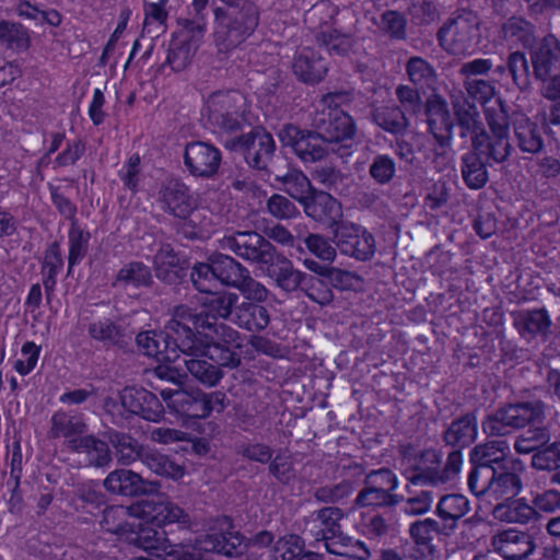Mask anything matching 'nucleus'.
<instances>
[{
	"label": "nucleus",
	"instance_id": "obj_1",
	"mask_svg": "<svg viewBox=\"0 0 560 560\" xmlns=\"http://www.w3.org/2000/svg\"><path fill=\"white\" fill-rule=\"evenodd\" d=\"M219 244L221 249L256 265L278 289L285 293L304 289L306 280H312L305 272L294 268L287 256L278 252L270 241L257 232L237 231L222 237Z\"/></svg>",
	"mask_w": 560,
	"mask_h": 560
},
{
	"label": "nucleus",
	"instance_id": "obj_2",
	"mask_svg": "<svg viewBox=\"0 0 560 560\" xmlns=\"http://www.w3.org/2000/svg\"><path fill=\"white\" fill-rule=\"evenodd\" d=\"M546 408V404L537 398L508 402L489 413L481 428L488 436H505L526 427L542 424Z\"/></svg>",
	"mask_w": 560,
	"mask_h": 560
},
{
	"label": "nucleus",
	"instance_id": "obj_3",
	"mask_svg": "<svg viewBox=\"0 0 560 560\" xmlns=\"http://www.w3.org/2000/svg\"><path fill=\"white\" fill-rule=\"evenodd\" d=\"M463 456L459 450L452 451L442 466L441 454L428 448L413 458V463L405 468L404 476L412 486H440L453 480L460 471Z\"/></svg>",
	"mask_w": 560,
	"mask_h": 560
},
{
	"label": "nucleus",
	"instance_id": "obj_4",
	"mask_svg": "<svg viewBox=\"0 0 560 560\" xmlns=\"http://www.w3.org/2000/svg\"><path fill=\"white\" fill-rule=\"evenodd\" d=\"M247 107L246 96L240 91H217L207 100V120L222 132H236L247 121Z\"/></svg>",
	"mask_w": 560,
	"mask_h": 560
},
{
	"label": "nucleus",
	"instance_id": "obj_5",
	"mask_svg": "<svg viewBox=\"0 0 560 560\" xmlns=\"http://www.w3.org/2000/svg\"><path fill=\"white\" fill-rule=\"evenodd\" d=\"M469 490L478 498L488 502L506 503L522 490V479L514 464L500 469H481L475 480L468 482Z\"/></svg>",
	"mask_w": 560,
	"mask_h": 560
},
{
	"label": "nucleus",
	"instance_id": "obj_6",
	"mask_svg": "<svg viewBox=\"0 0 560 560\" xmlns=\"http://www.w3.org/2000/svg\"><path fill=\"white\" fill-rule=\"evenodd\" d=\"M206 343L200 341V351L192 357H208L219 368L236 369L241 364V335L224 323L212 320V326L205 331Z\"/></svg>",
	"mask_w": 560,
	"mask_h": 560
},
{
	"label": "nucleus",
	"instance_id": "obj_7",
	"mask_svg": "<svg viewBox=\"0 0 560 560\" xmlns=\"http://www.w3.org/2000/svg\"><path fill=\"white\" fill-rule=\"evenodd\" d=\"M485 114L490 133L482 128L472 137L475 145L492 158L495 163H503L509 159L512 150L509 140V114L502 102L488 107Z\"/></svg>",
	"mask_w": 560,
	"mask_h": 560
},
{
	"label": "nucleus",
	"instance_id": "obj_8",
	"mask_svg": "<svg viewBox=\"0 0 560 560\" xmlns=\"http://www.w3.org/2000/svg\"><path fill=\"white\" fill-rule=\"evenodd\" d=\"M480 20L469 10L457 11L439 30L436 37L440 46L453 55L468 52L479 37Z\"/></svg>",
	"mask_w": 560,
	"mask_h": 560
},
{
	"label": "nucleus",
	"instance_id": "obj_9",
	"mask_svg": "<svg viewBox=\"0 0 560 560\" xmlns=\"http://www.w3.org/2000/svg\"><path fill=\"white\" fill-rule=\"evenodd\" d=\"M397 476L388 468L371 470L366 474L363 488L355 498V504L361 508H393L402 501V495L396 494Z\"/></svg>",
	"mask_w": 560,
	"mask_h": 560
},
{
	"label": "nucleus",
	"instance_id": "obj_10",
	"mask_svg": "<svg viewBox=\"0 0 560 560\" xmlns=\"http://www.w3.org/2000/svg\"><path fill=\"white\" fill-rule=\"evenodd\" d=\"M210 318L201 314V311L197 313L186 305H178L165 327L178 342L182 353L196 354L201 348L192 330L203 335L212 326Z\"/></svg>",
	"mask_w": 560,
	"mask_h": 560
},
{
	"label": "nucleus",
	"instance_id": "obj_11",
	"mask_svg": "<svg viewBox=\"0 0 560 560\" xmlns=\"http://www.w3.org/2000/svg\"><path fill=\"white\" fill-rule=\"evenodd\" d=\"M278 138L282 145L291 148L303 163H316L336 151L335 147H329L317 129L302 130L298 126L288 124L279 130Z\"/></svg>",
	"mask_w": 560,
	"mask_h": 560
},
{
	"label": "nucleus",
	"instance_id": "obj_12",
	"mask_svg": "<svg viewBox=\"0 0 560 560\" xmlns=\"http://www.w3.org/2000/svg\"><path fill=\"white\" fill-rule=\"evenodd\" d=\"M334 241L341 254L361 261L370 260L376 250L374 236L352 222L336 223Z\"/></svg>",
	"mask_w": 560,
	"mask_h": 560
},
{
	"label": "nucleus",
	"instance_id": "obj_13",
	"mask_svg": "<svg viewBox=\"0 0 560 560\" xmlns=\"http://www.w3.org/2000/svg\"><path fill=\"white\" fill-rule=\"evenodd\" d=\"M345 514L341 509L335 506H327L311 513L307 522L306 529L316 542L325 541V548L329 553L342 556L343 552L336 548L338 539L343 541L340 521Z\"/></svg>",
	"mask_w": 560,
	"mask_h": 560
},
{
	"label": "nucleus",
	"instance_id": "obj_14",
	"mask_svg": "<svg viewBox=\"0 0 560 560\" xmlns=\"http://www.w3.org/2000/svg\"><path fill=\"white\" fill-rule=\"evenodd\" d=\"M133 541L141 549L165 560H201L200 555L191 550V546L171 544L164 530L149 526L140 527Z\"/></svg>",
	"mask_w": 560,
	"mask_h": 560
},
{
	"label": "nucleus",
	"instance_id": "obj_15",
	"mask_svg": "<svg viewBox=\"0 0 560 560\" xmlns=\"http://www.w3.org/2000/svg\"><path fill=\"white\" fill-rule=\"evenodd\" d=\"M222 164V153L214 144L206 141H191L184 151V165L197 178L213 179Z\"/></svg>",
	"mask_w": 560,
	"mask_h": 560
},
{
	"label": "nucleus",
	"instance_id": "obj_16",
	"mask_svg": "<svg viewBox=\"0 0 560 560\" xmlns=\"http://www.w3.org/2000/svg\"><path fill=\"white\" fill-rule=\"evenodd\" d=\"M160 208L175 218L187 220L196 210V201L189 187L179 178L164 179L158 190Z\"/></svg>",
	"mask_w": 560,
	"mask_h": 560
},
{
	"label": "nucleus",
	"instance_id": "obj_17",
	"mask_svg": "<svg viewBox=\"0 0 560 560\" xmlns=\"http://www.w3.org/2000/svg\"><path fill=\"white\" fill-rule=\"evenodd\" d=\"M313 127L325 139L329 147L343 140H350L355 135L353 118L339 108L322 109L313 118Z\"/></svg>",
	"mask_w": 560,
	"mask_h": 560
},
{
	"label": "nucleus",
	"instance_id": "obj_18",
	"mask_svg": "<svg viewBox=\"0 0 560 560\" xmlns=\"http://www.w3.org/2000/svg\"><path fill=\"white\" fill-rule=\"evenodd\" d=\"M231 148L242 151L249 166L265 170L272 158L276 145L269 132L256 129L233 140Z\"/></svg>",
	"mask_w": 560,
	"mask_h": 560
},
{
	"label": "nucleus",
	"instance_id": "obj_19",
	"mask_svg": "<svg viewBox=\"0 0 560 560\" xmlns=\"http://www.w3.org/2000/svg\"><path fill=\"white\" fill-rule=\"evenodd\" d=\"M259 22L257 7L252 2H243L241 9L232 15L224 36H218V45L221 50H229L237 47L253 34Z\"/></svg>",
	"mask_w": 560,
	"mask_h": 560
},
{
	"label": "nucleus",
	"instance_id": "obj_20",
	"mask_svg": "<svg viewBox=\"0 0 560 560\" xmlns=\"http://www.w3.org/2000/svg\"><path fill=\"white\" fill-rule=\"evenodd\" d=\"M138 348L143 354L160 362H175L180 358V348L165 327L163 331H143L136 337Z\"/></svg>",
	"mask_w": 560,
	"mask_h": 560
},
{
	"label": "nucleus",
	"instance_id": "obj_21",
	"mask_svg": "<svg viewBox=\"0 0 560 560\" xmlns=\"http://www.w3.org/2000/svg\"><path fill=\"white\" fill-rule=\"evenodd\" d=\"M122 407L130 413L148 421L158 422L164 415V407L151 392L140 387H126L120 394Z\"/></svg>",
	"mask_w": 560,
	"mask_h": 560
},
{
	"label": "nucleus",
	"instance_id": "obj_22",
	"mask_svg": "<svg viewBox=\"0 0 560 560\" xmlns=\"http://www.w3.org/2000/svg\"><path fill=\"white\" fill-rule=\"evenodd\" d=\"M509 451L510 447L505 441H489L476 445L470 452V462L474 467L467 482L475 480L478 470L500 469L502 466L512 465L513 462L508 460Z\"/></svg>",
	"mask_w": 560,
	"mask_h": 560
},
{
	"label": "nucleus",
	"instance_id": "obj_23",
	"mask_svg": "<svg viewBox=\"0 0 560 560\" xmlns=\"http://www.w3.org/2000/svg\"><path fill=\"white\" fill-rule=\"evenodd\" d=\"M244 537L236 532L207 533L196 538L191 550L201 556V552H218L228 557H237L243 553Z\"/></svg>",
	"mask_w": 560,
	"mask_h": 560
},
{
	"label": "nucleus",
	"instance_id": "obj_24",
	"mask_svg": "<svg viewBox=\"0 0 560 560\" xmlns=\"http://www.w3.org/2000/svg\"><path fill=\"white\" fill-rule=\"evenodd\" d=\"M492 546L497 552L508 560H524L535 548L530 535L516 529L498 533L492 538Z\"/></svg>",
	"mask_w": 560,
	"mask_h": 560
},
{
	"label": "nucleus",
	"instance_id": "obj_25",
	"mask_svg": "<svg viewBox=\"0 0 560 560\" xmlns=\"http://www.w3.org/2000/svg\"><path fill=\"white\" fill-rule=\"evenodd\" d=\"M535 79H546L560 59V40L553 35L544 36L529 52Z\"/></svg>",
	"mask_w": 560,
	"mask_h": 560
},
{
	"label": "nucleus",
	"instance_id": "obj_26",
	"mask_svg": "<svg viewBox=\"0 0 560 560\" xmlns=\"http://www.w3.org/2000/svg\"><path fill=\"white\" fill-rule=\"evenodd\" d=\"M425 115L430 132L435 140L445 143L451 140L453 120L447 102L439 94H433L425 102Z\"/></svg>",
	"mask_w": 560,
	"mask_h": 560
},
{
	"label": "nucleus",
	"instance_id": "obj_27",
	"mask_svg": "<svg viewBox=\"0 0 560 560\" xmlns=\"http://www.w3.org/2000/svg\"><path fill=\"white\" fill-rule=\"evenodd\" d=\"M86 432L88 424L82 415L58 410L51 416L48 435L51 439H65V445L69 451L70 441L80 440Z\"/></svg>",
	"mask_w": 560,
	"mask_h": 560
},
{
	"label": "nucleus",
	"instance_id": "obj_28",
	"mask_svg": "<svg viewBox=\"0 0 560 560\" xmlns=\"http://www.w3.org/2000/svg\"><path fill=\"white\" fill-rule=\"evenodd\" d=\"M512 317L514 327L525 339L547 338L550 332L552 322L545 308L522 310L512 313Z\"/></svg>",
	"mask_w": 560,
	"mask_h": 560
},
{
	"label": "nucleus",
	"instance_id": "obj_29",
	"mask_svg": "<svg viewBox=\"0 0 560 560\" xmlns=\"http://www.w3.org/2000/svg\"><path fill=\"white\" fill-rule=\"evenodd\" d=\"M292 69L299 80L304 83L314 84L325 78L328 66L317 51L310 47H304L296 52Z\"/></svg>",
	"mask_w": 560,
	"mask_h": 560
},
{
	"label": "nucleus",
	"instance_id": "obj_30",
	"mask_svg": "<svg viewBox=\"0 0 560 560\" xmlns=\"http://www.w3.org/2000/svg\"><path fill=\"white\" fill-rule=\"evenodd\" d=\"M148 482L130 469L118 468L110 471L103 480V487L112 494L137 497L147 492Z\"/></svg>",
	"mask_w": 560,
	"mask_h": 560
},
{
	"label": "nucleus",
	"instance_id": "obj_31",
	"mask_svg": "<svg viewBox=\"0 0 560 560\" xmlns=\"http://www.w3.org/2000/svg\"><path fill=\"white\" fill-rule=\"evenodd\" d=\"M495 163L486 152H481L471 143V151L462 156V177L471 189H480L488 182L486 165Z\"/></svg>",
	"mask_w": 560,
	"mask_h": 560
},
{
	"label": "nucleus",
	"instance_id": "obj_32",
	"mask_svg": "<svg viewBox=\"0 0 560 560\" xmlns=\"http://www.w3.org/2000/svg\"><path fill=\"white\" fill-rule=\"evenodd\" d=\"M514 139L522 152L536 154L544 148V139L539 126L522 113L512 116Z\"/></svg>",
	"mask_w": 560,
	"mask_h": 560
},
{
	"label": "nucleus",
	"instance_id": "obj_33",
	"mask_svg": "<svg viewBox=\"0 0 560 560\" xmlns=\"http://www.w3.org/2000/svg\"><path fill=\"white\" fill-rule=\"evenodd\" d=\"M302 206L305 214L317 222H335L341 215L340 202L322 190L314 189Z\"/></svg>",
	"mask_w": 560,
	"mask_h": 560
},
{
	"label": "nucleus",
	"instance_id": "obj_34",
	"mask_svg": "<svg viewBox=\"0 0 560 560\" xmlns=\"http://www.w3.org/2000/svg\"><path fill=\"white\" fill-rule=\"evenodd\" d=\"M233 315L232 323L250 332L262 331L270 323V313L265 305L240 299Z\"/></svg>",
	"mask_w": 560,
	"mask_h": 560
},
{
	"label": "nucleus",
	"instance_id": "obj_35",
	"mask_svg": "<svg viewBox=\"0 0 560 560\" xmlns=\"http://www.w3.org/2000/svg\"><path fill=\"white\" fill-rule=\"evenodd\" d=\"M70 451L84 454L89 466L104 468L108 467L113 460L108 443L94 434L85 433L80 440L70 441Z\"/></svg>",
	"mask_w": 560,
	"mask_h": 560
},
{
	"label": "nucleus",
	"instance_id": "obj_36",
	"mask_svg": "<svg viewBox=\"0 0 560 560\" xmlns=\"http://www.w3.org/2000/svg\"><path fill=\"white\" fill-rule=\"evenodd\" d=\"M88 332L91 338L104 346L125 347L131 340L133 331L126 326L117 324L109 318L95 320L89 325Z\"/></svg>",
	"mask_w": 560,
	"mask_h": 560
},
{
	"label": "nucleus",
	"instance_id": "obj_37",
	"mask_svg": "<svg viewBox=\"0 0 560 560\" xmlns=\"http://www.w3.org/2000/svg\"><path fill=\"white\" fill-rule=\"evenodd\" d=\"M469 501L462 494H445L436 505V515L444 522L443 535H450L457 522L469 512Z\"/></svg>",
	"mask_w": 560,
	"mask_h": 560
},
{
	"label": "nucleus",
	"instance_id": "obj_38",
	"mask_svg": "<svg viewBox=\"0 0 560 560\" xmlns=\"http://www.w3.org/2000/svg\"><path fill=\"white\" fill-rule=\"evenodd\" d=\"M108 441L115 450L118 464L122 466H129L137 460L142 462L143 455L148 451V447L137 439L124 432H110Z\"/></svg>",
	"mask_w": 560,
	"mask_h": 560
},
{
	"label": "nucleus",
	"instance_id": "obj_39",
	"mask_svg": "<svg viewBox=\"0 0 560 560\" xmlns=\"http://www.w3.org/2000/svg\"><path fill=\"white\" fill-rule=\"evenodd\" d=\"M452 105L457 118L458 125L462 129V137L468 133L471 138L478 135L482 129L477 107L471 104L460 91L451 94Z\"/></svg>",
	"mask_w": 560,
	"mask_h": 560
},
{
	"label": "nucleus",
	"instance_id": "obj_40",
	"mask_svg": "<svg viewBox=\"0 0 560 560\" xmlns=\"http://www.w3.org/2000/svg\"><path fill=\"white\" fill-rule=\"evenodd\" d=\"M477 436V420L472 413H467L452 421L443 434L447 445L466 447L470 445Z\"/></svg>",
	"mask_w": 560,
	"mask_h": 560
},
{
	"label": "nucleus",
	"instance_id": "obj_41",
	"mask_svg": "<svg viewBox=\"0 0 560 560\" xmlns=\"http://www.w3.org/2000/svg\"><path fill=\"white\" fill-rule=\"evenodd\" d=\"M492 513L497 520L508 523L527 524L538 518L534 504L530 505L523 499L495 503Z\"/></svg>",
	"mask_w": 560,
	"mask_h": 560
},
{
	"label": "nucleus",
	"instance_id": "obj_42",
	"mask_svg": "<svg viewBox=\"0 0 560 560\" xmlns=\"http://www.w3.org/2000/svg\"><path fill=\"white\" fill-rule=\"evenodd\" d=\"M208 298L201 310V314L211 317L210 322L217 323L218 318L229 319L233 322V313L236 310L240 296L235 293H208Z\"/></svg>",
	"mask_w": 560,
	"mask_h": 560
},
{
	"label": "nucleus",
	"instance_id": "obj_43",
	"mask_svg": "<svg viewBox=\"0 0 560 560\" xmlns=\"http://www.w3.org/2000/svg\"><path fill=\"white\" fill-rule=\"evenodd\" d=\"M209 260L212 262L218 282L229 287L235 288L248 270L229 255L213 254Z\"/></svg>",
	"mask_w": 560,
	"mask_h": 560
},
{
	"label": "nucleus",
	"instance_id": "obj_44",
	"mask_svg": "<svg viewBox=\"0 0 560 560\" xmlns=\"http://www.w3.org/2000/svg\"><path fill=\"white\" fill-rule=\"evenodd\" d=\"M442 530L443 526L430 517L411 523L408 534L416 547H410L408 550L416 549L421 556L425 551H431L434 534L443 535Z\"/></svg>",
	"mask_w": 560,
	"mask_h": 560
},
{
	"label": "nucleus",
	"instance_id": "obj_45",
	"mask_svg": "<svg viewBox=\"0 0 560 560\" xmlns=\"http://www.w3.org/2000/svg\"><path fill=\"white\" fill-rule=\"evenodd\" d=\"M152 472L172 480H179L185 475V467L170 456L148 447L141 462Z\"/></svg>",
	"mask_w": 560,
	"mask_h": 560
},
{
	"label": "nucleus",
	"instance_id": "obj_46",
	"mask_svg": "<svg viewBox=\"0 0 560 560\" xmlns=\"http://www.w3.org/2000/svg\"><path fill=\"white\" fill-rule=\"evenodd\" d=\"M372 119L378 127L390 133L402 132L409 126L405 112L396 105L374 108Z\"/></svg>",
	"mask_w": 560,
	"mask_h": 560
},
{
	"label": "nucleus",
	"instance_id": "obj_47",
	"mask_svg": "<svg viewBox=\"0 0 560 560\" xmlns=\"http://www.w3.org/2000/svg\"><path fill=\"white\" fill-rule=\"evenodd\" d=\"M405 69L408 79L416 88L430 89L438 81L436 70L422 57H410L405 65Z\"/></svg>",
	"mask_w": 560,
	"mask_h": 560
},
{
	"label": "nucleus",
	"instance_id": "obj_48",
	"mask_svg": "<svg viewBox=\"0 0 560 560\" xmlns=\"http://www.w3.org/2000/svg\"><path fill=\"white\" fill-rule=\"evenodd\" d=\"M184 355L183 362L190 375L207 386H215L223 376L221 369L201 357H192L187 353Z\"/></svg>",
	"mask_w": 560,
	"mask_h": 560
},
{
	"label": "nucleus",
	"instance_id": "obj_49",
	"mask_svg": "<svg viewBox=\"0 0 560 560\" xmlns=\"http://www.w3.org/2000/svg\"><path fill=\"white\" fill-rule=\"evenodd\" d=\"M153 282L150 268L141 261L124 265L116 275L113 285L150 287Z\"/></svg>",
	"mask_w": 560,
	"mask_h": 560
},
{
	"label": "nucleus",
	"instance_id": "obj_50",
	"mask_svg": "<svg viewBox=\"0 0 560 560\" xmlns=\"http://www.w3.org/2000/svg\"><path fill=\"white\" fill-rule=\"evenodd\" d=\"M130 516H135L133 505H112L103 511L101 526L108 533L125 534L132 530V526L128 523Z\"/></svg>",
	"mask_w": 560,
	"mask_h": 560
},
{
	"label": "nucleus",
	"instance_id": "obj_51",
	"mask_svg": "<svg viewBox=\"0 0 560 560\" xmlns=\"http://www.w3.org/2000/svg\"><path fill=\"white\" fill-rule=\"evenodd\" d=\"M412 485L406 486L407 497L402 495L401 511L408 516H420L427 514L434 502V493L431 490H416Z\"/></svg>",
	"mask_w": 560,
	"mask_h": 560
},
{
	"label": "nucleus",
	"instance_id": "obj_52",
	"mask_svg": "<svg viewBox=\"0 0 560 560\" xmlns=\"http://www.w3.org/2000/svg\"><path fill=\"white\" fill-rule=\"evenodd\" d=\"M63 266V260L60 254V248L57 243H52L45 253L42 275L43 285L46 292V296L49 300L54 293L56 285V277Z\"/></svg>",
	"mask_w": 560,
	"mask_h": 560
},
{
	"label": "nucleus",
	"instance_id": "obj_53",
	"mask_svg": "<svg viewBox=\"0 0 560 560\" xmlns=\"http://www.w3.org/2000/svg\"><path fill=\"white\" fill-rule=\"evenodd\" d=\"M316 42L325 47L330 55L347 56L354 46L351 34L341 33L336 28L322 31L316 35Z\"/></svg>",
	"mask_w": 560,
	"mask_h": 560
},
{
	"label": "nucleus",
	"instance_id": "obj_54",
	"mask_svg": "<svg viewBox=\"0 0 560 560\" xmlns=\"http://www.w3.org/2000/svg\"><path fill=\"white\" fill-rule=\"evenodd\" d=\"M0 46L14 51L26 50L30 46L27 30L16 22L0 21Z\"/></svg>",
	"mask_w": 560,
	"mask_h": 560
},
{
	"label": "nucleus",
	"instance_id": "obj_55",
	"mask_svg": "<svg viewBox=\"0 0 560 560\" xmlns=\"http://www.w3.org/2000/svg\"><path fill=\"white\" fill-rule=\"evenodd\" d=\"M527 428L524 433L515 439L514 450L518 454L537 452L550 441V432L544 423Z\"/></svg>",
	"mask_w": 560,
	"mask_h": 560
},
{
	"label": "nucleus",
	"instance_id": "obj_56",
	"mask_svg": "<svg viewBox=\"0 0 560 560\" xmlns=\"http://www.w3.org/2000/svg\"><path fill=\"white\" fill-rule=\"evenodd\" d=\"M277 180L281 182L284 186V190L299 201L301 205L315 189L310 178L301 171L292 170L283 176H277Z\"/></svg>",
	"mask_w": 560,
	"mask_h": 560
},
{
	"label": "nucleus",
	"instance_id": "obj_57",
	"mask_svg": "<svg viewBox=\"0 0 560 560\" xmlns=\"http://www.w3.org/2000/svg\"><path fill=\"white\" fill-rule=\"evenodd\" d=\"M68 273H71L73 266L83 260L89 250L91 234L83 231L78 224L72 223L69 234Z\"/></svg>",
	"mask_w": 560,
	"mask_h": 560
},
{
	"label": "nucleus",
	"instance_id": "obj_58",
	"mask_svg": "<svg viewBox=\"0 0 560 560\" xmlns=\"http://www.w3.org/2000/svg\"><path fill=\"white\" fill-rule=\"evenodd\" d=\"M178 264L177 255L170 244H163L154 256L153 265L155 275L165 282L175 280Z\"/></svg>",
	"mask_w": 560,
	"mask_h": 560
},
{
	"label": "nucleus",
	"instance_id": "obj_59",
	"mask_svg": "<svg viewBox=\"0 0 560 560\" xmlns=\"http://www.w3.org/2000/svg\"><path fill=\"white\" fill-rule=\"evenodd\" d=\"M304 547L305 542L299 535H285L273 542L270 557L272 560H296Z\"/></svg>",
	"mask_w": 560,
	"mask_h": 560
},
{
	"label": "nucleus",
	"instance_id": "obj_60",
	"mask_svg": "<svg viewBox=\"0 0 560 560\" xmlns=\"http://www.w3.org/2000/svg\"><path fill=\"white\" fill-rule=\"evenodd\" d=\"M502 32L505 38L520 42L523 46L532 45L535 39V26L522 18L509 19L503 24Z\"/></svg>",
	"mask_w": 560,
	"mask_h": 560
},
{
	"label": "nucleus",
	"instance_id": "obj_61",
	"mask_svg": "<svg viewBox=\"0 0 560 560\" xmlns=\"http://www.w3.org/2000/svg\"><path fill=\"white\" fill-rule=\"evenodd\" d=\"M397 166L395 159L388 154H376L373 156L369 174L378 185L389 184L396 176Z\"/></svg>",
	"mask_w": 560,
	"mask_h": 560
},
{
	"label": "nucleus",
	"instance_id": "obj_62",
	"mask_svg": "<svg viewBox=\"0 0 560 560\" xmlns=\"http://www.w3.org/2000/svg\"><path fill=\"white\" fill-rule=\"evenodd\" d=\"M353 491L352 483L342 480L338 483L325 485L314 490V499L319 503H342Z\"/></svg>",
	"mask_w": 560,
	"mask_h": 560
},
{
	"label": "nucleus",
	"instance_id": "obj_63",
	"mask_svg": "<svg viewBox=\"0 0 560 560\" xmlns=\"http://www.w3.org/2000/svg\"><path fill=\"white\" fill-rule=\"evenodd\" d=\"M196 51L189 40H172L166 62L174 71L184 70L191 61Z\"/></svg>",
	"mask_w": 560,
	"mask_h": 560
},
{
	"label": "nucleus",
	"instance_id": "obj_64",
	"mask_svg": "<svg viewBox=\"0 0 560 560\" xmlns=\"http://www.w3.org/2000/svg\"><path fill=\"white\" fill-rule=\"evenodd\" d=\"M190 279L194 287L202 293H212L218 289V279L212 262H199L192 267Z\"/></svg>",
	"mask_w": 560,
	"mask_h": 560
}]
</instances>
